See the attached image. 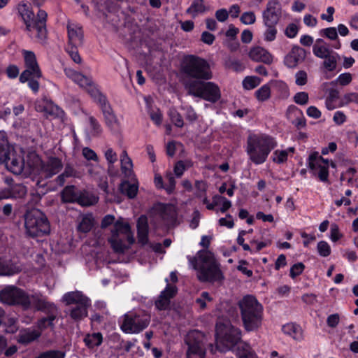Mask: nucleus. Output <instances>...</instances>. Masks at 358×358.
Here are the masks:
<instances>
[{"label":"nucleus","instance_id":"e433bc0d","mask_svg":"<svg viewBox=\"0 0 358 358\" xmlns=\"http://www.w3.org/2000/svg\"><path fill=\"white\" fill-rule=\"evenodd\" d=\"M339 57V55L337 52H332L327 57H324L323 62L324 67L328 71H334L336 69L337 59Z\"/></svg>","mask_w":358,"mask_h":358},{"label":"nucleus","instance_id":"bf43d9fd","mask_svg":"<svg viewBox=\"0 0 358 358\" xmlns=\"http://www.w3.org/2000/svg\"><path fill=\"white\" fill-rule=\"evenodd\" d=\"M320 35L322 37H326L330 40H337L338 32L335 27H328L322 29L320 31Z\"/></svg>","mask_w":358,"mask_h":358},{"label":"nucleus","instance_id":"c03bdc74","mask_svg":"<svg viewBox=\"0 0 358 358\" xmlns=\"http://www.w3.org/2000/svg\"><path fill=\"white\" fill-rule=\"evenodd\" d=\"M261 81L262 80L257 76H247L243 80V87L245 90H250L257 87Z\"/></svg>","mask_w":358,"mask_h":358},{"label":"nucleus","instance_id":"4be33fe9","mask_svg":"<svg viewBox=\"0 0 358 358\" xmlns=\"http://www.w3.org/2000/svg\"><path fill=\"white\" fill-rule=\"evenodd\" d=\"M13 150V146L10 144L6 133L4 131H0V164L7 163L10 159V155Z\"/></svg>","mask_w":358,"mask_h":358},{"label":"nucleus","instance_id":"5701e85b","mask_svg":"<svg viewBox=\"0 0 358 358\" xmlns=\"http://www.w3.org/2000/svg\"><path fill=\"white\" fill-rule=\"evenodd\" d=\"M62 301L67 305L74 304V306L90 303V300L79 291L69 292L64 294L62 296Z\"/></svg>","mask_w":358,"mask_h":358},{"label":"nucleus","instance_id":"c85d7f7f","mask_svg":"<svg viewBox=\"0 0 358 358\" xmlns=\"http://www.w3.org/2000/svg\"><path fill=\"white\" fill-rule=\"evenodd\" d=\"M83 342L87 348L94 350L102 344L103 335L100 332L88 333L85 336Z\"/></svg>","mask_w":358,"mask_h":358},{"label":"nucleus","instance_id":"37998d69","mask_svg":"<svg viewBox=\"0 0 358 358\" xmlns=\"http://www.w3.org/2000/svg\"><path fill=\"white\" fill-rule=\"evenodd\" d=\"M271 96V87L268 84L262 85L255 92V97L261 102L268 100Z\"/></svg>","mask_w":358,"mask_h":358},{"label":"nucleus","instance_id":"338daca9","mask_svg":"<svg viewBox=\"0 0 358 358\" xmlns=\"http://www.w3.org/2000/svg\"><path fill=\"white\" fill-rule=\"evenodd\" d=\"M240 20L244 24H252L256 21V15L252 11L244 12L242 13Z\"/></svg>","mask_w":358,"mask_h":358},{"label":"nucleus","instance_id":"f8f14e48","mask_svg":"<svg viewBox=\"0 0 358 358\" xmlns=\"http://www.w3.org/2000/svg\"><path fill=\"white\" fill-rule=\"evenodd\" d=\"M64 73L69 78L78 84L80 87L85 88L94 101L103 94L92 81V78L86 76L72 69H65Z\"/></svg>","mask_w":358,"mask_h":358},{"label":"nucleus","instance_id":"09e8293b","mask_svg":"<svg viewBox=\"0 0 358 358\" xmlns=\"http://www.w3.org/2000/svg\"><path fill=\"white\" fill-rule=\"evenodd\" d=\"M169 115L171 122L177 127L182 128L184 125V121L182 115L176 110L171 109Z\"/></svg>","mask_w":358,"mask_h":358},{"label":"nucleus","instance_id":"79ce46f5","mask_svg":"<svg viewBox=\"0 0 358 358\" xmlns=\"http://www.w3.org/2000/svg\"><path fill=\"white\" fill-rule=\"evenodd\" d=\"M42 77V72L39 71L38 73H36L35 71H33L30 69L26 68L19 77V81L21 83H25L27 81L31 80L34 78H36L37 79H40Z\"/></svg>","mask_w":358,"mask_h":358},{"label":"nucleus","instance_id":"ea45409f","mask_svg":"<svg viewBox=\"0 0 358 358\" xmlns=\"http://www.w3.org/2000/svg\"><path fill=\"white\" fill-rule=\"evenodd\" d=\"M206 11V7L203 4V0H194L191 6L187 9V13L196 16L198 13H202Z\"/></svg>","mask_w":358,"mask_h":358},{"label":"nucleus","instance_id":"412c9836","mask_svg":"<svg viewBox=\"0 0 358 358\" xmlns=\"http://www.w3.org/2000/svg\"><path fill=\"white\" fill-rule=\"evenodd\" d=\"M27 192V187L24 185H15L11 189L8 187L0 188V201L22 198L26 195Z\"/></svg>","mask_w":358,"mask_h":358},{"label":"nucleus","instance_id":"8fccbe9b","mask_svg":"<svg viewBox=\"0 0 358 358\" xmlns=\"http://www.w3.org/2000/svg\"><path fill=\"white\" fill-rule=\"evenodd\" d=\"M333 51L329 49L328 45L324 46H313V54L318 58L323 59L324 57H327L330 53Z\"/></svg>","mask_w":358,"mask_h":358},{"label":"nucleus","instance_id":"e2e57ef3","mask_svg":"<svg viewBox=\"0 0 358 358\" xmlns=\"http://www.w3.org/2000/svg\"><path fill=\"white\" fill-rule=\"evenodd\" d=\"M317 250L321 257H328L331 254V248L327 242L322 241L317 243Z\"/></svg>","mask_w":358,"mask_h":358},{"label":"nucleus","instance_id":"69168bd1","mask_svg":"<svg viewBox=\"0 0 358 358\" xmlns=\"http://www.w3.org/2000/svg\"><path fill=\"white\" fill-rule=\"evenodd\" d=\"M66 51L75 63L80 64L81 62L82 59L78 53L77 45H68Z\"/></svg>","mask_w":358,"mask_h":358},{"label":"nucleus","instance_id":"423d86ee","mask_svg":"<svg viewBox=\"0 0 358 358\" xmlns=\"http://www.w3.org/2000/svg\"><path fill=\"white\" fill-rule=\"evenodd\" d=\"M180 71L186 78L196 81L208 80L213 78L208 61L194 55H187L182 57Z\"/></svg>","mask_w":358,"mask_h":358},{"label":"nucleus","instance_id":"a878e982","mask_svg":"<svg viewBox=\"0 0 358 358\" xmlns=\"http://www.w3.org/2000/svg\"><path fill=\"white\" fill-rule=\"evenodd\" d=\"M79 189L73 185H66L61 192V201L63 203H76Z\"/></svg>","mask_w":358,"mask_h":358},{"label":"nucleus","instance_id":"774afa93","mask_svg":"<svg viewBox=\"0 0 358 358\" xmlns=\"http://www.w3.org/2000/svg\"><path fill=\"white\" fill-rule=\"evenodd\" d=\"M298 114V117L292 121V124L297 129H301L306 126V120L303 115L302 110H295Z\"/></svg>","mask_w":358,"mask_h":358},{"label":"nucleus","instance_id":"7c9ffc66","mask_svg":"<svg viewBox=\"0 0 358 358\" xmlns=\"http://www.w3.org/2000/svg\"><path fill=\"white\" fill-rule=\"evenodd\" d=\"M22 55L24 57L25 67L39 73V71H41L37 62L35 53L31 50H23Z\"/></svg>","mask_w":358,"mask_h":358},{"label":"nucleus","instance_id":"f704fd0d","mask_svg":"<svg viewBox=\"0 0 358 358\" xmlns=\"http://www.w3.org/2000/svg\"><path fill=\"white\" fill-rule=\"evenodd\" d=\"M62 162L59 158L56 157H50L46 166L48 176L52 177V176L58 173L62 170Z\"/></svg>","mask_w":358,"mask_h":358},{"label":"nucleus","instance_id":"680f3d73","mask_svg":"<svg viewBox=\"0 0 358 358\" xmlns=\"http://www.w3.org/2000/svg\"><path fill=\"white\" fill-rule=\"evenodd\" d=\"M218 199H220V198L218 197V194H215L213 196L212 201H210L208 198H204L203 200H202V204L205 205L206 209L209 210L217 211V209H218Z\"/></svg>","mask_w":358,"mask_h":358},{"label":"nucleus","instance_id":"58836bf2","mask_svg":"<svg viewBox=\"0 0 358 358\" xmlns=\"http://www.w3.org/2000/svg\"><path fill=\"white\" fill-rule=\"evenodd\" d=\"M282 331L294 339H298L301 335V329L299 326L294 323H287L282 326Z\"/></svg>","mask_w":358,"mask_h":358},{"label":"nucleus","instance_id":"72a5a7b5","mask_svg":"<svg viewBox=\"0 0 358 358\" xmlns=\"http://www.w3.org/2000/svg\"><path fill=\"white\" fill-rule=\"evenodd\" d=\"M49 225H24L27 234L31 237H41L49 234Z\"/></svg>","mask_w":358,"mask_h":358},{"label":"nucleus","instance_id":"3c124183","mask_svg":"<svg viewBox=\"0 0 358 358\" xmlns=\"http://www.w3.org/2000/svg\"><path fill=\"white\" fill-rule=\"evenodd\" d=\"M266 29L264 33V41L267 42L273 41L276 38L278 30L276 25H264Z\"/></svg>","mask_w":358,"mask_h":358},{"label":"nucleus","instance_id":"0eeeda50","mask_svg":"<svg viewBox=\"0 0 358 358\" xmlns=\"http://www.w3.org/2000/svg\"><path fill=\"white\" fill-rule=\"evenodd\" d=\"M242 332L229 322H219L216 324V345L221 352L231 350L241 339Z\"/></svg>","mask_w":358,"mask_h":358},{"label":"nucleus","instance_id":"864d4df0","mask_svg":"<svg viewBox=\"0 0 358 358\" xmlns=\"http://www.w3.org/2000/svg\"><path fill=\"white\" fill-rule=\"evenodd\" d=\"M322 155H319V152L317 151L312 152L308 157L307 164L308 167L313 171L317 169V164H318L319 157Z\"/></svg>","mask_w":358,"mask_h":358},{"label":"nucleus","instance_id":"49530a36","mask_svg":"<svg viewBox=\"0 0 358 358\" xmlns=\"http://www.w3.org/2000/svg\"><path fill=\"white\" fill-rule=\"evenodd\" d=\"M272 161L278 164L285 163L287 161V150H275L273 152Z\"/></svg>","mask_w":358,"mask_h":358},{"label":"nucleus","instance_id":"f03ea898","mask_svg":"<svg viewBox=\"0 0 358 358\" xmlns=\"http://www.w3.org/2000/svg\"><path fill=\"white\" fill-rule=\"evenodd\" d=\"M17 10L25 24V31L28 36L32 37L33 31H36V34L34 36L36 41L41 44L45 43L48 36L47 13L44 10L39 9L35 16L30 4L24 1L18 4Z\"/></svg>","mask_w":358,"mask_h":358},{"label":"nucleus","instance_id":"13d9d810","mask_svg":"<svg viewBox=\"0 0 358 358\" xmlns=\"http://www.w3.org/2000/svg\"><path fill=\"white\" fill-rule=\"evenodd\" d=\"M89 123L91 129V134L93 136L99 135L101 131V127L98 120L93 116L89 117Z\"/></svg>","mask_w":358,"mask_h":358},{"label":"nucleus","instance_id":"a18cd8bd","mask_svg":"<svg viewBox=\"0 0 358 358\" xmlns=\"http://www.w3.org/2000/svg\"><path fill=\"white\" fill-rule=\"evenodd\" d=\"M138 243L144 245L148 242V225H137Z\"/></svg>","mask_w":358,"mask_h":358},{"label":"nucleus","instance_id":"c9c22d12","mask_svg":"<svg viewBox=\"0 0 358 358\" xmlns=\"http://www.w3.org/2000/svg\"><path fill=\"white\" fill-rule=\"evenodd\" d=\"M193 166V162L190 159L185 161L179 160L176 162L173 166V172L177 178H180L184 174V172L189 168Z\"/></svg>","mask_w":358,"mask_h":358},{"label":"nucleus","instance_id":"39448f33","mask_svg":"<svg viewBox=\"0 0 358 358\" xmlns=\"http://www.w3.org/2000/svg\"><path fill=\"white\" fill-rule=\"evenodd\" d=\"M243 326L246 331H256L263 322V307L252 296H245L239 301Z\"/></svg>","mask_w":358,"mask_h":358},{"label":"nucleus","instance_id":"a19ab883","mask_svg":"<svg viewBox=\"0 0 358 358\" xmlns=\"http://www.w3.org/2000/svg\"><path fill=\"white\" fill-rule=\"evenodd\" d=\"M99 189L103 191L108 198V200L110 202L117 201L120 202V201L117 200V196L115 194V189H112L111 190L108 187V183L106 180H101L99 184Z\"/></svg>","mask_w":358,"mask_h":358},{"label":"nucleus","instance_id":"f257e3e1","mask_svg":"<svg viewBox=\"0 0 358 358\" xmlns=\"http://www.w3.org/2000/svg\"><path fill=\"white\" fill-rule=\"evenodd\" d=\"M212 236H201L199 245L204 248L197 252L194 257L187 256L189 266L196 271V275L201 282H215L222 279L220 264L214 254L208 250Z\"/></svg>","mask_w":358,"mask_h":358},{"label":"nucleus","instance_id":"ddd939ff","mask_svg":"<svg viewBox=\"0 0 358 358\" xmlns=\"http://www.w3.org/2000/svg\"><path fill=\"white\" fill-rule=\"evenodd\" d=\"M204 335L202 332L194 330L189 331L185 338L188 345L187 358H204L206 351L203 344Z\"/></svg>","mask_w":358,"mask_h":358},{"label":"nucleus","instance_id":"473e14b6","mask_svg":"<svg viewBox=\"0 0 358 358\" xmlns=\"http://www.w3.org/2000/svg\"><path fill=\"white\" fill-rule=\"evenodd\" d=\"M20 270L21 268L17 264L0 258V275H12L20 272Z\"/></svg>","mask_w":358,"mask_h":358},{"label":"nucleus","instance_id":"9b49d317","mask_svg":"<svg viewBox=\"0 0 358 358\" xmlns=\"http://www.w3.org/2000/svg\"><path fill=\"white\" fill-rule=\"evenodd\" d=\"M149 322L150 317L145 313L141 311L130 312L124 315L120 327L127 334H136L146 328Z\"/></svg>","mask_w":358,"mask_h":358},{"label":"nucleus","instance_id":"6e6552de","mask_svg":"<svg viewBox=\"0 0 358 358\" xmlns=\"http://www.w3.org/2000/svg\"><path fill=\"white\" fill-rule=\"evenodd\" d=\"M188 93L195 97L215 103L221 98L219 86L213 82L192 80L186 85Z\"/></svg>","mask_w":358,"mask_h":358},{"label":"nucleus","instance_id":"a211bd4d","mask_svg":"<svg viewBox=\"0 0 358 358\" xmlns=\"http://www.w3.org/2000/svg\"><path fill=\"white\" fill-rule=\"evenodd\" d=\"M177 288L174 285H167L166 289L162 291L155 301L156 308L158 310H167L169 308L171 299L175 296Z\"/></svg>","mask_w":358,"mask_h":358},{"label":"nucleus","instance_id":"393cba45","mask_svg":"<svg viewBox=\"0 0 358 358\" xmlns=\"http://www.w3.org/2000/svg\"><path fill=\"white\" fill-rule=\"evenodd\" d=\"M120 163L121 171L124 177L132 180L135 176L133 171V163L126 150H123L120 155Z\"/></svg>","mask_w":358,"mask_h":358},{"label":"nucleus","instance_id":"dca6fc26","mask_svg":"<svg viewBox=\"0 0 358 358\" xmlns=\"http://www.w3.org/2000/svg\"><path fill=\"white\" fill-rule=\"evenodd\" d=\"M94 102L99 105L103 113L105 123L107 127H108L110 129H113L116 126L119 125L117 116L115 114L112 106L105 94H103L99 97V99L94 101Z\"/></svg>","mask_w":358,"mask_h":358},{"label":"nucleus","instance_id":"1a4fd4ad","mask_svg":"<svg viewBox=\"0 0 358 358\" xmlns=\"http://www.w3.org/2000/svg\"><path fill=\"white\" fill-rule=\"evenodd\" d=\"M148 216L153 222H164V224H178L177 207L170 203L157 201L148 210Z\"/></svg>","mask_w":358,"mask_h":358},{"label":"nucleus","instance_id":"4d7b16f0","mask_svg":"<svg viewBox=\"0 0 358 358\" xmlns=\"http://www.w3.org/2000/svg\"><path fill=\"white\" fill-rule=\"evenodd\" d=\"M166 183L164 185V189L168 194H171L176 189V182L174 176L171 173L166 175Z\"/></svg>","mask_w":358,"mask_h":358},{"label":"nucleus","instance_id":"6ab92c4d","mask_svg":"<svg viewBox=\"0 0 358 358\" xmlns=\"http://www.w3.org/2000/svg\"><path fill=\"white\" fill-rule=\"evenodd\" d=\"M118 189L120 192L129 199H134L136 196L138 190V182L136 176L132 180L125 178L120 182Z\"/></svg>","mask_w":358,"mask_h":358},{"label":"nucleus","instance_id":"de8ad7c7","mask_svg":"<svg viewBox=\"0 0 358 358\" xmlns=\"http://www.w3.org/2000/svg\"><path fill=\"white\" fill-rule=\"evenodd\" d=\"M105 157L108 163V174L114 176L115 174L112 172V167L113 164L117 160V156L115 152L112 148H108L105 152Z\"/></svg>","mask_w":358,"mask_h":358},{"label":"nucleus","instance_id":"2eb2a0df","mask_svg":"<svg viewBox=\"0 0 358 358\" xmlns=\"http://www.w3.org/2000/svg\"><path fill=\"white\" fill-rule=\"evenodd\" d=\"M282 15L280 3L278 0H270L262 13L264 25H277Z\"/></svg>","mask_w":358,"mask_h":358},{"label":"nucleus","instance_id":"aec40b11","mask_svg":"<svg viewBox=\"0 0 358 358\" xmlns=\"http://www.w3.org/2000/svg\"><path fill=\"white\" fill-rule=\"evenodd\" d=\"M249 57L255 62L271 64L273 62V55L265 48L257 46L252 48L249 52Z\"/></svg>","mask_w":358,"mask_h":358},{"label":"nucleus","instance_id":"2f4dec72","mask_svg":"<svg viewBox=\"0 0 358 358\" xmlns=\"http://www.w3.org/2000/svg\"><path fill=\"white\" fill-rule=\"evenodd\" d=\"M67 33L69 45L82 43L83 34L81 27L68 26Z\"/></svg>","mask_w":358,"mask_h":358},{"label":"nucleus","instance_id":"f3484780","mask_svg":"<svg viewBox=\"0 0 358 358\" xmlns=\"http://www.w3.org/2000/svg\"><path fill=\"white\" fill-rule=\"evenodd\" d=\"M306 57V51L303 48L294 45L285 57L284 64L289 68H295L299 63L303 62Z\"/></svg>","mask_w":358,"mask_h":358},{"label":"nucleus","instance_id":"5fc2aeb1","mask_svg":"<svg viewBox=\"0 0 358 358\" xmlns=\"http://www.w3.org/2000/svg\"><path fill=\"white\" fill-rule=\"evenodd\" d=\"M65 353L61 350H48L41 353L35 358H64Z\"/></svg>","mask_w":358,"mask_h":358},{"label":"nucleus","instance_id":"7ed1b4c3","mask_svg":"<svg viewBox=\"0 0 358 358\" xmlns=\"http://www.w3.org/2000/svg\"><path fill=\"white\" fill-rule=\"evenodd\" d=\"M0 301L8 305H17L24 310L31 308L36 305L41 308L44 304L43 295L40 292L28 294L15 286H7L0 291Z\"/></svg>","mask_w":358,"mask_h":358},{"label":"nucleus","instance_id":"c756f323","mask_svg":"<svg viewBox=\"0 0 358 358\" xmlns=\"http://www.w3.org/2000/svg\"><path fill=\"white\" fill-rule=\"evenodd\" d=\"M98 202V197L86 190H80L76 203L81 206H90Z\"/></svg>","mask_w":358,"mask_h":358},{"label":"nucleus","instance_id":"bb28decb","mask_svg":"<svg viewBox=\"0 0 358 358\" xmlns=\"http://www.w3.org/2000/svg\"><path fill=\"white\" fill-rule=\"evenodd\" d=\"M90 306V303L73 306L69 309V315L73 320L80 321L87 316V308Z\"/></svg>","mask_w":358,"mask_h":358},{"label":"nucleus","instance_id":"cd10ccee","mask_svg":"<svg viewBox=\"0 0 358 358\" xmlns=\"http://www.w3.org/2000/svg\"><path fill=\"white\" fill-rule=\"evenodd\" d=\"M41 331L32 328H27L20 331L17 341L22 344H28L36 340L41 336Z\"/></svg>","mask_w":358,"mask_h":358},{"label":"nucleus","instance_id":"9d476101","mask_svg":"<svg viewBox=\"0 0 358 358\" xmlns=\"http://www.w3.org/2000/svg\"><path fill=\"white\" fill-rule=\"evenodd\" d=\"M115 228L111 230V236L109 242L111 247L116 252L122 253L134 241V237L130 225H114Z\"/></svg>","mask_w":358,"mask_h":358},{"label":"nucleus","instance_id":"052dcab7","mask_svg":"<svg viewBox=\"0 0 358 358\" xmlns=\"http://www.w3.org/2000/svg\"><path fill=\"white\" fill-rule=\"evenodd\" d=\"M317 169H319L317 173V177L320 181L322 182H329V167L327 166H322V164H317Z\"/></svg>","mask_w":358,"mask_h":358},{"label":"nucleus","instance_id":"0e129e2a","mask_svg":"<svg viewBox=\"0 0 358 358\" xmlns=\"http://www.w3.org/2000/svg\"><path fill=\"white\" fill-rule=\"evenodd\" d=\"M64 174L67 178H80V172L74 168V166L71 163H66L63 171Z\"/></svg>","mask_w":358,"mask_h":358},{"label":"nucleus","instance_id":"4c0bfd02","mask_svg":"<svg viewBox=\"0 0 358 358\" xmlns=\"http://www.w3.org/2000/svg\"><path fill=\"white\" fill-rule=\"evenodd\" d=\"M238 356L239 358H258L256 352L248 343H243L238 347Z\"/></svg>","mask_w":358,"mask_h":358},{"label":"nucleus","instance_id":"20e7f679","mask_svg":"<svg viewBox=\"0 0 358 358\" xmlns=\"http://www.w3.org/2000/svg\"><path fill=\"white\" fill-rule=\"evenodd\" d=\"M277 146L275 138L267 134L250 136L247 140L246 152L250 161L256 164H264L270 152Z\"/></svg>","mask_w":358,"mask_h":358},{"label":"nucleus","instance_id":"603ef678","mask_svg":"<svg viewBox=\"0 0 358 358\" xmlns=\"http://www.w3.org/2000/svg\"><path fill=\"white\" fill-rule=\"evenodd\" d=\"M225 66L236 72L241 71L243 69L242 63L237 59L229 57L225 60Z\"/></svg>","mask_w":358,"mask_h":358},{"label":"nucleus","instance_id":"6e6d98bb","mask_svg":"<svg viewBox=\"0 0 358 358\" xmlns=\"http://www.w3.org/2000/svg\"><path fill=\"white\" fill-rule=\"evenodd\" d=\"M8 170L15 175H19L22 172L23 164L17 159H12L10 164H7Z\"/></svg>","mask_w":358,"mask_h":358},{"label":"nucleus","instance_id":"b1692460","mask_svg":"<svg viewBox=\"0 0 358 358\" xmlns=\"http://www.w3.org/2000/svg\"><path fill=\"white\" fill-rule=\"evenodd\" d=\"M24 220V224H50L45 215L38 209L27 211Z\"/></svg>","mask_w":358,"mask_h":358},{"label":"nucleus","instance_id":"4468645a","mask_svg":"<svg viewBox=\"0 0 358 358\" xmlns=\"http://www.w3.org/2000/svg\"><path fill=\"white\" fill-rule=\"evenodd\" d=\"M43 299L44 304L41 308H38L36 305H33L31 307V308H34L35 310L43 311L48 315L46 317L41 318L37 322V327L41 331L48 327L54 328V322L58 314L57 308L54 303L48 301L46 297L43 295Z\"/></svg>","mask_w":358,"mask_h":358}]
</instances>
